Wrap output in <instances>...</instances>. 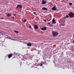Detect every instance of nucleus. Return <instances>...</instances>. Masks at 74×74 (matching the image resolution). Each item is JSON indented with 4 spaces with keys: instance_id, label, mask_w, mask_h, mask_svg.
I'll list each match as a JSON object with an SVG mask.
<instances>
[{
    "instance_id": "f257e3e1",
    "label": "nucleus",
    "mask_w": 74,
    "mask_h": 74,
    "mask_svg": "<svg viewBox=\"0 0 74 74\" xmlns=\"http://www.w3.org/2000/svg\"><path fill=\"white\" fill-rule=\"evenodd\" d=\"M68 15H69V17L72 18H74V13L70 12L68 14Z\"/></svg>"
},
{
    "instance_id": "f03ea898",
    "label": "nucleus",
    "mask_w": 74,
    "mask_h": 74,
    "mask_svg": "<svg viewBox=\"0 0 74 74\" xmlns=\"http://www.w3.org/2000/svg\"><path fill=\"white\" fill-rule=\"evenodd\" d=\"M52 33L53 34V37H55L57 36V35H58V33L57 32L55 31H53Z\"/></svg>"
},
{
    "instance_id": "7ed1b4c3",
    "label": "nucleus",
    "mask_w": 74,
    "mask_h": 74,
    "mask_svg": "<svg viewBox=\"0 0 74 74\" xmlns=\"http://www.w3.org/2000/svg\"><path fill=\"white\" fill-rule=\"evenodd\" d=\"M54 6V7H53V8H51V10H53L54 11H56L57 8H56V6Z\"/></svg>"
},
{
    "instance_id": "20e7f679",
    "label": "nucleus",
    "mask_w": 74,
    "mask_h": 74,
    "mask_svg": "<svg viewBox=\"0 0 74 74\" xmlns=\"http://www.w3.org/2000/svg\"><path fill=\"white\" fill-rule=\"evenodd\" d=\"M13 55V54L12 53L9 54L8 55V58H9V59H10V58H11V57Z\"/></svg>"
},
{
    "instance_id": "39448f33",
    "label": "nucleus",
    "mask_w": 74,
    "mask_h": 74,
    "mask_svg": "<svg viewBox=\"0 0 74 74\" xmlns=\"http://www.w3.org/2000/svg\"><path fill=\"white\" fill-rule=\"evenodd\" d=\"M47 29V27H43L42 28H41V30H45Z\"/></svg>"
},
{
    "instance_id": "423d86ee",
    "label": "nucleus",
    "mask_w": 74,
    "mask_h": 74,
    "mask_svg": "<svg viewBox=\"0 0 74 74\" xmlns=\"http://www.w3.org/2000/svg\"><path fill=\"white\" fill-rule=\"evenodd\" d=\"M52 23L53 24H55V23H56V22H55V20L54 18H53V19Z\"/></svg>"
},
{
    "instance_id": "0eeeda50",
    "label": "nucleus",
    "mask_w": 74,
    "mask_h": 74,
    "mask_svg": "<svg viewBox=\"0 0 74 74\" xmlns=\"http://www.w3.org/2000/svg\"><path fill=\"white\" fill-rule=\"evenodd\" d=\"M42 4H46V3H47V2L45 1L44 0H42Z\"/></svg>"
},
{
    "instance_id": "6e6552de",
    "label": "nucleus",
    "mask_w": 74,
    "mask_h": 74,
    "mask_svg": "<svg viewBox=\"0 0 74 74\" xmlns=\"http://www.w3.org/2000/svg\"><path fill=\"white\" fill-rule=\"evenodd\" d=\"M19 7H20V8H22V6H21V5H18L16 7V8H19Z\"/></svg>"
},
{
    "instance_id": "1a4fd4ad",
    "label": "nucleus",
    "mask_w": 74,
    "mask_h": 74,
    "mask_svg": "<svg viewBox=\"0 0 74 74\" xmlns=\"http://www.w3.org/2000/svg\"><path fill=\"white\" fill-rule=\"evenodd\" d=\"M27 46L28 47H31L32 46V43H28L27 44Z\"/></svg>"
},
{
    "instance_id": "9d476101",
    "label": "nucleus",
    "mask_w": 74,
    "mask_h": 74,
    "mask_svg": "<svg viewBox=\"0 0 74 74\" xmlns=\"http://www.w3.org/2000/svg\"><path fill=\"white\" fill-rule=\"evenodd\" d=\"M34 28L35 29H37L38 28V26H37V25H35Z\"/></svg>"
},
{
    "instance_id": "9b49d317",
    "label": "nucleus",
    "mask_w": 74,
    "mask_h": 74,
    "mask_svg": "<svg viewBox=\"0 0 74 74\" xmlns=\"http://www.w3.org/2000/svg\"><path fill=\"white\" fill-rule=\"evenodd\" d=\"M42 10H48V9H47L46 8H45V7H43L42 8Z\"/></svg>"
},
{
    "instance_id": "f8f14e48",
    "label": "nucleus",
    "mask_w": 74,
    "mask_h": 74,
    "mask_svg": "<svg viewBox=\"0 0 74 74\" xmlns=\"http://www.w3.org/2000/svg\"><path fill=\"white\" fill-rule=\"evenodd\" d=\"M7 16H8V17H10V16H11V15L10 13H8L7 14Z\"/></svg>"
},
{
    "instance_id": "ddd939ff",
    "label": "nucleus",
    "mask_w": 74,
    "mask_h": 74,
    "mask_svg": "<svg viewBox=\"0 0 74 74\" xmlns=\"http://www.w3.org/2000/svg\"><path fill=\"white\" fill-rule=\"evenodd\" d=\"M26 21H27V20H26V19H25L23 21V23H24L25 22H26Z\"/></svg>"
},
{
    "instance_id": "4468645a",
    "label": "nucleus",
    "mask_w": 74,
    "mask_h": 74,
    "mask_svg": "<svg viewBox=\"0 0 74 74\" xmlns=\"http://www.w3.org/2000/svg\"><path fill=\"white\" fill-rule=\"evenodd\" d=\"M14 32L15 33H19V32L16 31H14Z\"/></svg>"
},
{
    "instance_id": "2eb2a0df",
    "label": "nucleus",
    "mask_w": 74,
    "mask_h": 74,
    "mask_svg": "<svg viewBox=\"0 0 74 74\" xmlns=\"http://www.w3.org/2000/svg\"><path fill=\"white\" fill-rule=\"evenodd\" d=\"M69 5H72V3H69Z\"/></svg>"
},
{
    "instance_id": "dca6fc26",
    "label": "nucleus",
    "mask_w": 74,
    "mask_h": 74,
    "mask_svg": "<svg viewBox=\"0 0 74 74\" xmlns=\"http://www.w3.org/2000/svg\"><path fill=\"white\" fill-rule=\"evenodd\" d=\"M61 25L64 26H65V24H62Z\"/></svg>"
},
{
    "instance_id": "f3484780",
    "label": "nucleus",
    "mask_w": 74,
    "mask_h": 74,
    "mask_svg": "<svg viewBox=\"0 0 74 74\" xmlns=\"http://www.w3.org/2000/svg\"><path fill=\"white\" fill-rule=\"evenodd\" d=\"M69 15H66V18H69Z\"/></svg>"
},
{
    "instance_id": "a211bd4d",
    "label": "nucleus",
    "mask_w": 74,
    "mask_h": 74,
    "mask_svg": "<svg viewBox=\"0 0 74 74\" xmlns=\"http://www.w3.org/2000/svg\"><path fill=\"white\" fill-rule=\"evenodd\" d=\"M33 14H35L36 13V12H33Z\"/></svg>"
},
{
    "instance_id": "6ab92c4d",
    "label": "nucleus",
    "mask_w": 74,
    "mask_h": 74,
    "mask_svg": "<svg viewBox=\"0 0 74 74\" xmlns=\"http://www.w3.org/2000/svg\"><path fill=\"white\" fill-rule=\"evenodd\" d=\"M50 26H53V25H52V24H50Z\"/></svg>"
},
{
    "instance_id": "aec40b11",
    "label": "nucleus",
    "mask_w": 74,
    "mask_h": 74,
    "mask_svg": "<svg viewBox=\"0 0 74 74\" xmlns=\"http://www.w3.org/2000/svg\"><path fill=\"white\" fill-rule=\"evenodd\" d=\"M44 21L45 22H47V20H46V19H45L44 20Z\"/></svg>"
},
{
    "instance_id": "412c9836",
    "label": "nucleus",
    "mask_w": 74,
    "mask_h": 74,
    "mask_svg": "<svg viewBox=\"0 0 74 74\" xmlns=\"http://www.w3.org/2000/svg\"><path fill=\"white\" fill-rule=\"evenodd\" d=\"M47 24H48L49 25H50L51 24V23H47Z\"/></svg>"
},
{
    "instance_id": "4be33fe9",
    "label": "nucleus",
    "mask_w": 74,
    "mask_h": 74,
    "mask_svg": "<svg viewBox=\"0 0 74 74\" xmlns=\"http://www.w3.org/2000/svg\"><path fill=\"white\" fill-rule=\"evenodd\" d=\"M64 19H66V18L65 17H64Z\"/></svg>"
},
{
    "instance_id": "5701e85b",
    "label": "nucleus",
    "mask_w": 74,
    "mask_h": 74,
    "mask_svg": "<svg viewBox=\"0 0 74 74\" xmlns=\"http://www.w3.org/2000/svg\"><path fill=\"white\" fill-rule=\"evenodd\" d=\"M40 66H42V64H41V65H40Z\"/></svg>"
},
{
    "instance_id": "b1692460",
    "label": "nucleus",
    "mask_w": 74,
    "mask_h": 74,
    "mask_svg": "<svg viewBox=\"0 0 74 74\" xmlns=\"http://www.w3.org/2000/svg\"><path fill=\"white\" fill-rule=\"evenodd\" d=\"M4 19V18H1V19Z\"/></svg>"
},
{
    "instance_id": "393cba45",
    "label": "nucleus",
    "mask_w": 74,
    "mask_h": 74,
    "mask_svg": "<svg viewBox=\"0 0 74 74\" xmlns=\"http://www.w3.org/2000/svg\"><path fill=\"white\" fill-rule=\"evenodd\" d=\"M31 27H31V26H30L29 28H31Z\"/></svg>"
},
{
    "instance_id": "a878e982",
    "label": "nucleus",
    "mask_w": 74,
    "mask_h": 74,
    "mask_svg": "<svg viewBox=\"0 0 74 74\" xmlns=\"http://www.w3.org/2000/svg\"><path fill=\"white\" fill-rule=\"evenodd\" d=\"M13 15H14V16H15V14H13Z\"/></svg>"
},
{
    "instance_id": "bb28decb",
    "label": "nucleus",
    "mask_w": 74,
    "mask_h": 74,
    "mask_svg": "<svg viewBox=\"0 0 74 74\" xmlns=\"http://www.w3.org/2000/svg\"><path fill=\"white\" fill-rule=\"evenodd\" d=\"M73 42H74V40H73Z\"/></svg>"
},
{
    "instance_id": "cd10ccee",
    "label": "nucleus",
    "mask_w": 74,
    "mask_h": 74,
    "mask_svg": "<svg viewBox=\"0 0 74 74\" xmlns=\"http://www.w3.org/2000/svg\"><path fill=\"white\" fill-rule=\"evenodd\" d=\"M12 18H14V17H12Z\"/></svg>"
},
{
    "instance_id": "c85d7f7f",
    "label": "nucleus",
    "mask_w": 74,
    "mask_h": 74,
    "mask_svg": "<svg viewBox=\"0 0 74 74\" xmlns=\"http://www.w3.org/2000/svg\"><path fill=\"white\" fill-rule=\"evenodd\" d=\"M73 37L74 38V36H73Z\"/></svg>"
},
{
    "instance_id": "c756f323",
    "label": "nucleus",
    "mask_w": 74,
    "mask_h": 74,
    "mask_svg": "<svg viewBox=\"0 0 74 74\" xmlns=\"http://www.w3.org/2000/svg\"><path fill=\"white\" fill-rule=\"evenodd\" d=\"M60 26H62V24L61 25H60Z\"/></svg>"
},
{
    "instance_id": "7c9ffc66",
    "label": "nucleus",
    "mask_w": 74,
    "mask_h": 74,
    "mask_svg": "<svg viewBox=\"0 0 74 74\" xmlns=\"http://www.w3.org/2000/svg\"><path fill=\"white\" fill-rule=\"evenodd\" d=\"M67 0V1H69V0Z\"/></svg>"
}]
</instances>
